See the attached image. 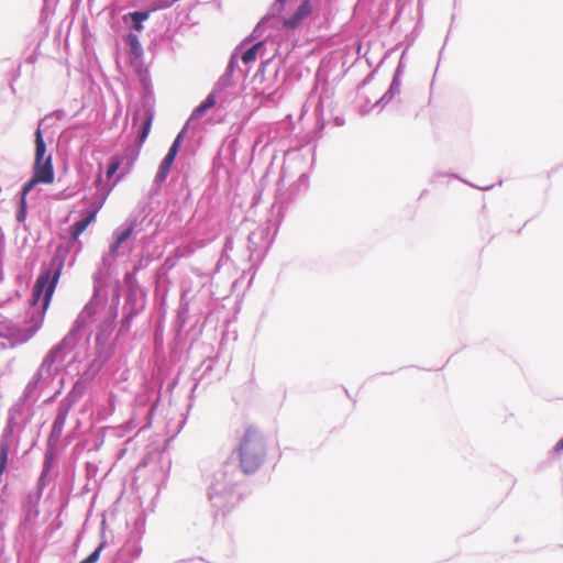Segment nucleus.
<instances>
[{"label": "nucleus", "instance_id": "12", "mask_svg": "<svg viewBox=\"0 0 563 563\" xmlns=\"http://www.w3.org/2000/svg\"><path fill=\"white\" fill-rule=\"evenodd\" d=\"M9 449V442L2 440L0 442V477L2 476L7 467Z\"/></svg>", "mask_w": 563, "mask_h": 563}, {"label": "nucleus", "instance_id": "2", "mask_svg": "<svg viewBox=\"0 0 563 563\" xmlns=\"http://www.w3.org/2000/svg\"><path fill=\"white\" fill-rule=\"evenodd\" d=\"M51 265L55 267V272L52 274L51 269L43 271L33 287L34 305L40 301L44 294L43 310L47 309L62 273V264H56L55 261H53Z\"/></svg>", "mask_w": 563, "mask_h": 563}, {"label": "nucleus", "instance_id": "4", "mask_svg": "<svg viewBox=\"0 0 563 563\" xmlns=\"http://www.w3.org/2000/svg\"><path fill=\"white\" fill-rule=\"evenodd\" d=\"M312 12L311 0H303L294 14L283 21V25L288 29H296Z\"/></svg>", "mask_w": 563, "mask_h": 563}, {"label": "nucleus", "instance_id": "18", "mask_svg": "<svg viewBox=\"0 0 563 563\" xmlns=\"http://www.w3.org/2000/svg\"><path fill=\"white\" fill-rule=\"evenodd\" d=\"M554 451L555 452H561L563 451V438L556 443L555 448H554Z\"/></svg>", "mask_w": 563, "mask_h": 563}, {"label": "nucleus", "instance_id": "21", "mask_svg": "<svg viewBox=\"0 0 563 563\" xmlns=\"http://www.w3.org/2000/svg\"><path fill=\"white\" fill-rule=\"evenodd\" d=\"M140 115H141V114H140L139 112H136V113L134 114V117H133V123H135V122L137 121V119L140 118Z\"/></svg>", "mask_w": 563, "mask_h": 563}, {"label": "nucleus", "instance_id": "7", "mask_svg": "<svg viewBox=\"0 0 563 563\" xmlns=\"http://www.w3.org/2000/svg\"><path fill=\"white\" fill-rule=\"evenodd\" d=\"M46 144L43 139L41 129L38 128L35 132V158L34 162H43L46 159Z\"/></svg>", "mask_w": 563, "mask_h": 563}, {"label": "nucleus", "instance_id": "9", "mask_svg": "<svg viewBox=\"0 0 563 563\" xmlns=\"http://www.w3.org/2000/svg\"><path fill=\"white\" fill-rule=\"evenodd\" d=\"M216 104V97L213 95H209L203 102H201L192 112V118H200L205 114V112Z\"/></svg>", "mask_w": 563, "mask_h": 563}, {"label": "nucleus", "instance_id": "14", "mask_svg": "<svg viewBox=\"0 0 563 563\" xmlns=\"http://www.w3.org/2000/svg\"><path fill=\"white\" fill-rule=\"evenodd\" d=\"M27 194L29 192L24 194V187H23L22 191H21L20 207H19V211L16 213V220L19 222H24L26 219V196H27Z\"/></svg>", "mask_w": 563, "mask_h": 563}, {"label": "nucleus", "instance_id": "20", "mask_svg": "<svg viewBox=\"0 0 563 563\" xmlns=\"http://www.w3.org/2000/svg\"><path fill=\"white\" fill-rule=\"evenodd\" d=\"M272 93H268V95H265L263 91L258 93V96L261 98H265V99H268L271 97Z\"/></svg>", "mask_w": 563, "mask_h": 563}, {"label": "nucleus", "instance_id": "10", "mask_svg": "<svg viewBox=\"0 0 563 563\" xmlns=\"http://www.w3.org/2000/svg\"><path fill=\"white\" fill-rule=\"evenodd\" d=\"M174 163V159L165 156L163 162L161 163L159 169L156 174V180L157 181H164L170 170V167Z\"/></svg>", "mask_w": 563, "mask_h": 563}, {"label": "nucleus", "instance_id": "6", "mask_svg": "<svg viewBox=\"0 0 563 563\" xmlns=\"http://www.w3.org/2000/svg\"><path fill=\"white\" fill-rule=\"evenodd\" d=\"M97 210H90L86 213L84 219L77 221L70 227V235L74 240H77L80 234L87 229V227L92 223L96 219Z\"/></svg>", "mask_w": 563, "mask_h": 563}, {"label": "nucleus", "instance_id": "19", "mask_svg": "<svg viewBox=\"0 0 563 563\" xmlns=\"http://www.w3.org/2000/svg\"><path fill=\"white\" fill-rule=\"evenodd\" d=\"M129 41H130L131 45H134V44L137 43V37L135 35H133V34H130L129 35Z\"/></svg>", "mask_w": 563, "mask_h": 563}, {"label": "nucleus", "instance_id": "1", "mask_svg": "<svg viewBox=\"0 0 563 563\" xmlns=\"http://www.w3.org/2000/svg\"><path fill=\"white\" fill-rule=\"evenodd\" d=\"M238 453L240 466L245 474L258 470L266 456V441L263 433L255 427H249L240 441Z\"/></svg>", "mask_w": 563, "mask_h": 563}, {"label": "nucleus", "instance_id": "17", "mask_svg": "<svg viewBox=\"0 0 563 563\" xmlns=\"http://www.w3.org/2000/svg\"><path fill=\"white\" fill-rule=\"evenodd\" d=\"M103 545H99L91 554H89L86 559L80 561L79 563H96L99 558Z\"/></svg>", "mask_w": 563, "mask_h": 563}, {"label": "nucleus", "instance_id": "5", "mask_svg": "<svg viewBox=\"0 0 563 563\" xmlns=\"http://www.w3.org/2000/svg\"><path fill=\"white\" fill-rule=\"evenodd\" d=\"M142 118H143L142 129L136 139L137 148L133 152V157H132L133 161L139 156L141 147L151 131L152 123L154 120V113L150 108H146L143 111Z\"/></svg>", "mask_w": 563, "mask_h": 563}, {"label": "nucleus", "instance_id": "16", "mask_svg": "<svg viewBox=\"0 0 563 563\" xmlns=\"http://www.w3.org/2000/svg\"><path fill=\"white\" fill-rule=\"evenodd\" d=\"M183 137V132H180L178 134V136L176 137V140L174 141V143L172 144V146L169 147L168 150V153H167V157L172 158L175 161V157L178 153V150H179V146H180V139Z\"/></svg>", "mask_w": 563, "mask_h": 563}, {"label": "nucleus", "instance_id": "22", "mask_svg": "<svg viewBox=\"0 0 563 563\" xmlns=\"http://www.w3.org/2000/svg\"><path fill=\"white\" fill-rule=\"evenodd\" d=\"M279 2H284L285 0H278Z\"/></svg>", "mask_w": 563, "mask_h": 563}, {"label": "nucleus", "instance_id": "11", "mask_svg": "<svg viewBox=\"0 0 563 563\" xmlns=\"http://www.w3.org/2000/svg\"><path fill=\"white\" fill-rule=\"evenodd\" d=\"M264 46L263 42H258L254 44L252 47H250L243 55H242V62L244 64L252 63L256 59L258 51Z\"/></svg>", "mask_w": 563, "mask_h": 563}, {"label": "nucleus", "instance_id": "8", "mask_svg": "<svg viewBox=\"0 0 563 563\" xmlns=\"http://www.w3.org/2000/svg\"><path fill=\"white\" fill-rule=\"evenodd\" d=\"M134 230V225L130 224L125 230L118 233L115 236V241L110 246L111 254H115L120 246L132 235Z\"/></svg>", "mask_w": 563, "mask_h": 563}, {"label": "nucleus", "instance_id": "3", "mask_svg": "<svg viewBox=\"0 0 563 563\" xmlns=\"http://www.w3.org/2000/svg\"><path fill=\"white\" fill-rule=\"evenodd\" d=\"M55 179L52 156L48 155L43 162H34L33 176L23 186L24 194L30 192L37 184H52Z\"/></svg>", "mask_w": 563, "mask_h": 563}, {"label": "nucleus", "instance_id": "15", "mask_svg": "<svg viewBox=\"0 0 563 563\" xmlns=\"http://www.w3.org/2000/svg\"><path fill=\"white\" fill-rule=\"evenodd\" d=\"M121 158L119 156H112L110 158V163H109V166H108V169H107V177L108 178H111L115 173L117 170L119 169L120 165H121Z\"/></svg>", "mask_w": 563, "mask_h": 563}, {"label": "nucleus", "instance_id": "13", "mask_svg": "<svg viewBox=\"0 0 563 563\" xmlns=\"http://www.w3.org/2000/svg\"><path fill=\"white\" fill-rule=\"evenodd\" d=\"M148 15H150L148 12H132V13H130V16H131V20L133 23V27L139 32L142 31L143 30V21H145L148 18Z\"/></svg>", "mask_w": 563, "mask_h": 563}]
</instances>
